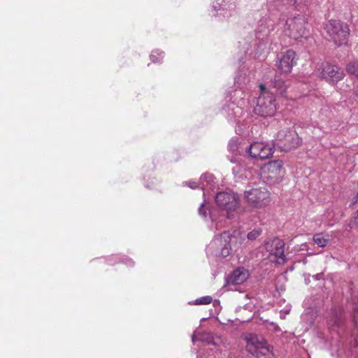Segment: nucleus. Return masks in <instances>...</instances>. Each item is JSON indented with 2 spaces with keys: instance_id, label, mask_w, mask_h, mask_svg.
<instances>
[{
  "instance_id": "nucleus-27",
  "label": "nucleus",
  "mask_w": 358,
  "mask_h": 358,
  "mask_svg": "<svg viewBox=\"0 0 358 358\" xmlns=\"http://www.w3.org/2000/svg\"><path fill=\"white\" fill-rule=\"evenodd\" d=\"M254 42H255V40L252 41L248 45L247 47H245L247 44V42H245V43L243 44V48L244 49L245 54L249 55H252L254 54V58H256L257 56L261 55L262 52L257 53V50L255 49H254V47H252L251 49V45H252Z\"/></svg>"
},
{
  "instance_id": "nucleus-25",
  "label": "nucleus",
  "mask_w": 358,
  "mask_h": 358,
  "mask_svg": "<svg viewBox=\"0 0 358 358\" xmlns=\"http://www.w3.org/2000/svg\"><path fill=\"white\" fill-rule=\"evenodd\" d=\"M254 42H255V40L252 41L248 45L247 47H245L247 44V42H245V43L243 44V48L244 49L245 54L249 55H252L254 54V58H256L257 56L261 55L262 52L257 53V50L255 49H254V47H252L251 49V45H252Z\"/></svg>"
},
{
  "instance_id": "nucleus-10",
  "label": "nucleus",
  "mask_w": 358,
  "mask_h": 358,
  "mask_svg": "<svg viewBox=\"0 0 358 358\" xmlns=\"http://www.w3.org/2000/svg\"><path fill=\"white\" fill-rule=\"evenodd\" d=\"M275 141L283 150H289L297 147L301 143L297 133L289 128H283L279 130L275 135Z\"/></svg>"
},
{
  "instance_id": "nucleus-12",
  "label": "nucleus",
  "mask_w": 358,
  "mask_h": 358,
  "mask_svg": "<svg viewBox=\"0 0 358 358\" xmlns=\"http://www.w3.org/2000/svg\"><path fill=\"white\" fill-rule=\"evenodd\" d=\"M200 189L203 190V201L199 208V214L203 218H207V213L205 210H208L207 206L206 194L210 191H214L217 187V182L215 181V176L210 173H205L200 177Z\"/></svg>"
},
{
  "instance_id": "nucleus-8",
  "label": "nucleus",
  "mask_w": 358,
  "mask_h": 358,
  "mask_svg": "<svg viewBox=\"0 0 358 358\" xmlns=\"http://www.w3.org/2000/svg\"><path fill=\"white\" fill-rule=\"evenodd\" d=\"M282 166L281 160H273L265 164L261 169V178L269 185L279 182L282 176Z\"/></svg>"
},
{
  "instance_id": "nucleus-5",
  "label": "nucleus",
  "mask_w": 358,
  "mask_h": 358,
  "mask_svg": "<svg viewBox=\"0 0 358 358\" xmlns=\"http://www.w3.org/2000/svg\"><path fill=\"white\" fill-rule=\"evenodd\" d=\"M231 234L228 231H224L210 241L206 247V251L208 255L226 257L231 251Z\"/></svg>"
},
{
  "instance_id": "nucleus-31",
  "label": "nucleus",
  "mask_w": 358,
  "mask_h": 358,
  "mask_svg": "<svg viewBox=\"0 0 358 358\" xmlns=\"http://www.w3.org/2000/svg\"><path fill=\"white\" fill-rule=\"evenodd\" d=\"M350 227L351 228L358 227V210L357 211L355 216H354L350 220Z\"/></svg>"
},
{
  "instance_id": "nucleus-15",
  "label": "nucleus",
  "mask_w": 358,
  "mask_h": 358,
  "mask_svg": "<svg viewBox=\"0 0 358 358\" xmlns=\"http://www.w3.org/2000/svg\"><path fill=\"white\" fill-rule=\"evenodd\" d=\"M322 66L321 74L323 78L329 82H338L343 78L344 73L338 66L326 63Z\"/></svg>"
},
{
  "instance_id": "nucleus-35",
  "label": "nucleus",
  "mask_w": 358,
  "mask_h": 358,
  "mask_svg": "<svg viewBox=\"0 0 358 358\" xmlns=\"http://www.w3.org/2000/svg\"><path fill=\"white\" fill-rule=\"evenodd\" d=\"M318 276H319V274H317L315 275H313V278L315 279V280H317L318 279Z\"/></svg>"
},
{
  "instance_id": "nucleus-20",
  "label": "nucleus",
  "mask_w": 358,
  "mask_h": 358,
  "mask_svg": "<svg viewBox=\"0 0 358 358\" xmlns=\"http://www.w3.org/2000/svg\"><path fill=\"white\" fill-rule=\"evenodd\" d=\"M192 342L194 343L196 341H200L207 344L213 345L215 346L218 345V342L215 339L213 334L209 332H198L195 333L192 336Z\"/></svg>"
},
{
  "instance_id": "nucleus-29",
  "label": "nucleus",
  "mask_w": 358,
  "mask_h": 358,
  "mask_svg": "<svg viewBox=\"0 0 358 358\" xmlns=\"http://www.w3.org/2000/svg\"><path fill=\"white\" fill-rule=\"evenodd\" d=\"M261 233L262 229L260 228H255L248 234L247 237L249 240L254 241L260 236Z\"/></svg>"
},
{
  "instance_id": "nucleus-11",
  "label": "nucleus",
  "mask_w": 358,
  "mask_h": 358,
  "mask_svg": "<svg viewBox=\"0 0 358 358\" xmlns=\"http://www.w3.org/2000/svg\"><path fill=\"white\" fill-rule=\"evenodd\" d=\"M285 243L282 240L275 238L265 243V248L268 252V258L271 262L283 264L286 262L285 255Z\"/></svg>"
},
{
  "instance_id": "nucleus-18",
  "label": "nucleus",
  "mask_w": 358,
  "mask_h": 358,
  "mask_svg": "<svg viewBox=\"0 0 358 358\" xmlns=\"http://www.w3.org/2000/svg\"><path fill=\"white\" fill-rule=\"evenodd\" d=\"M249 277L248 271L244 268H238L227 278V284L230 285H241Z\"/></svg>"
},
{
  "instance_id": "nucleus-22",
  "label": "nucleus",
  "mask_w": 358,
  "mask_h": 358,
  "mask_svg": "<svg viewBox=\"0 0 358 358\" xmlns=\"http://www.w3.org/2000/svg\"><path fill=\"white\" fill-rule=\"evenodd\" d=\"M122 262L124 264L132 266L134 265V262L132 259L128 257L120 258L118 255H113L111 259L108 260L109 264H113L114 263Z\"/></svg>"
},
{
  "instance_id": "nucleus-19",
  "label": "nucleus",
  "mask_w": 358,
  "mask_h": 358,
  "mask_svg": "<svg viewBox=\"0 0 358 358\" xmlns=\"http://www.w3.org/2000/svg\"><path fill=\"white\" fill-rule=\"evenodd\" d=\"M255 77V74L251 71L243 66L237 73L235 78V84L239 88H243L250 83Z\"/></svg>"
},
{
  "instance_id": "nucleus-9",
  "label": "nucleus",
  "mask_w": 358,
  "mask_h": 358,
  "mask_svg": "<svg viewBox=\"0 0 358 358\" xmlns=\"http://www.w3.org/2000/svg\"><path fill=\"white\" fill-rule=\"evenodd\" d=\"M212 8L213 15L219 17L220 20H229L238 13L236 0H216L213 3Z\"/></svg>"
},
{
  "instance_id": "nucleus-24",
  "label": "nucleus",
  "mask_w": 358,
  "mask_h": 358,
  "mask_svg": "<svg viewBox=\"0 0 358 358\" xmlns=\"http://www.w3.org/2000/svg\"><path fill=\"white\" fill-rule=\"evenodd\" d=\"M164 57V52L159 50H153L150 54V59L153 63H161Z\"/></svg>"
},
{
  "instance_id": "nucleus-32",
  "label": "nucleus",
  "mask_w": 358,
  "mask_h": 358,
  "mask_svg": "<svg viewBox=\"0 0 358 358\" xmlns=\"http://www.w3.org/2000/svg\"><path fill=\"white\" fill-rule=\"evenodd\" d=\"M331 322H332V324H331L332 326L339 327L341 325V324L342 323L341 316H338V315H336Z\"/></svg>"
},
{
  "instance_id": "nucleus-28",
  "label": "nucleus",
  "mask_w": 358,
  "mask_h": 358,
  "mask_svg": "<svg viewBox=\"0 0 358 358\" xmlns=\"http://www.w3.org/2000/svg\"><path fill=\"white\" fill-rule=\"evenodd\" d=\"M212 297L210 296H205L201 298H199L194 301L192 304L195 305H206L209 304L212 302Z\"/></svg>"
},
{
  "instance_id": "nucleus-6",
  "label": "nucleus",
  "mask_w": 358,
  "mask_h": 358,
  "mask_svg": "<svg viewBox=\"0 0 358 358\" xmlns=\"http://www.w3.org/2000/svg\"><path fill=\"white\" fill-rule=\"evenodd\" d=\"M324 29L336 45L347 43L350 34V29L347 24L340 20H331L325 24Z\"/></svg>"
},
{
  "instance_id": "nucleus-17",
  "label": "nucleus",
  "mask_w": 358,
  "mask_h": 358,
  "mask_svg": "<svg viewBox=\"0 0 358 358\" xmlns=\"http://www.w3.org/2000/svg\"><path fill=\"white\" fill-rule=\"evenodd\" d=\"M290 85V82L286 79V74L276 73L271 81V86L275 89L276 92L280 96H285L287 90Z\"/></svg>"
},
{
  "instance_id": "nucleus-30",
  "label": "nucleus",
  "mask_w": 358,
  "mask_h": 358,
  "mask_svg": "<svg viewBox=\"0 0 358 358\" xmlns=\"http://www.w3.org/2000/svg\"><path fill=\"white\" fill-rule=\"evenodd\" d=\"M182 184L184 186H187L193 189H196V188H200V182L199 183H197L196 181L189 180V181L184 182Z\"/></svg>"
},
{
  "instance_id": "nucleus-2",
  "label": "nucleus",
  "mask_w": 358,
  "mask_h": 358,
  "mask_svg": "<svg viewBox=\"0 0 358 358\" xmlns=\"http://www.w3.org/2000/svg\"><path fill=\"white\" fill-rule=\"evenodd\" d=\"M215 201L217 209L205 210L207 216L209 215L213 229L220 230L226 221V219H234L242 212L238 195L234 192H220L215 197Z\"/></svg>"
},
{
  "instance_id": "nucleus-4",
  "label": "nucleus",
  "mask_w": 358,
  "mask_h": 358,
  "mask_svg": "<svg viewBox=\"0 0 358 358\" xmlns=\"http://www.w3.org/2000/svg\"><path fill=\"white\" fill-rule=\"evenodd\" d=\"M261 93L257 99L254 113L262 117H273L278 109L275 96L260 85Z\"/></svg>"
},
{
  "instance_id": "nucleus-34",
  "label": "nucleus",
  "mask_w": 358,
  "mask_h": 358,
  "mask_svg": "<svg viewBox=\"0 0 358 358\" xmlns=\"http://www.w3.org/2000/svg\"><path fill=\"white\" fill-rule=\"evenodd\" d=\"M295 0H280V3H292V2L294 3ZM302 3H306L305 0H301Z\"/></svg>"
},
{
  "instance_id": "nucleus-1",
  "label": "nucleus",
  "mask_w": 358,
  "mask_h": 358,
  "mask_svg": "<svg viewBox=\"0 0 358 358\" xmlns=\"http://www.w3.org/2000/svg\"><path fill=\"white\" fill-rule=\"evenodd\" d=\"M267 5L271 13L275 10L281 13L278 26L283 29L287 36L294 40L308 37V22L302 15L306 12V3L295 0L293 3H280V0H268Z\"/></svg>"
},
{
  "instance_id": "nucleus-26",
  "label": "nucleus",
  "mask_w": 358,
  "mask_h": 358,
  "mask_svg": "<svg viewBox=\"0 0 358 358\" xmlns=\"http://www.w3.org/2000/svg\"><path fill=\"white\" fill-rule=\"evenodd\" d=\"M254 42H255V40L252 41L248 45L247 47H245L247 44V42H245V43L243 44V48L244 49L245 54L249 55H252L254 54V58H256L257 56L261 55L262 52L257 53V50L255 49H254V47H252L251 49V45H252Z\"/></svg>"
},
{
  "instance_id": "nucleus-7",
  "label": "nucleus",
  "mask_w": 358,
  "mask_h": 358,
  "mask_svg": "<svg viewBox=\"0 0 358 358\" xmlns=\"http://www.w3.org/2000/svg\"><path fill=\"white\" fill-rule=\"evenodd\" d=\"M244 199L249 206L262 208L271 201L270 193L265 187L252 188L244 192Z\"/></svg>"
},
{
  "instance_id": "nucleus-3",
  "label": "nucleus",
  "mask_w": 358,
  "mask_h": 358,
  "mask_svg": "<svg viewBox=\"0 0 358 358\" xmlns=\"http://www.w3.org/2000/svg\"><path fill=\"white\" fill-rule=\"evenodd\" d=\"M274 19L271 16L263 17L258 23L255 30V39L251 48L257 50V53L262 52L266 49L268 45L271 43L269 35L274 31Z\"/></svg>"
},
{
  "instance_id": "nucleus-21",
  "label": "nucleus",
  "mask_w": 358,
  "mask_h": 358,
  "mask_svg": "<svg viewBox=\"0 0 358 358\" xmlns=\"http://www.w3.org/2000/svg\"><path fill=\"white\" fill-rule=\"evenodd\" d=\"M251 344L254 345L256 349L270 350V345L267 344L265 339L262 337L258 338L257 336H252L250 338Z\"/></svg>"
},
{
  "instance_id": "nucleus-23",
  "label": "nucleus",
  "mask_w": 358,
  "mask_h": 358,
  "mask_svg": "<svg viewBox=\"0 0 358 358\" xmlns=\"http://www.w3.org/2000/svg\"><path fill=\"white\" fill-rule=\"evenodd\" d=\"M314 242L320 248L325 247L329 241V238H326L322 234H317L313 236Z\"/></svg>"
},
{
  "instance_id": "nucleus-13",
  "label": "nucleus",
  "mask_w": 358,
  "mask_h": 358,
  "mask_svg": "<svg viewBox=\"0 0 358 358\" xmlns=\"http://www.w3.org/2000/svg\"><path fill=\"white\" fill-rule=\"evenodd\" d=\"M250 157L256 160H264L273 154V148L268 143L264 142H254L247 148Z\"/></svg>"
},
{
  "instance_id": "nucleus-16",
  "label": "nucleus",
  "mask_w": 358,
  "mask_h": 358,
  "mask_svg": "<svg viewBox=\"0 0 358 358\" xmlns=\"http://www.w3.org/2000/svg\"><path fill=\"white\" fill-rule=\"evenodd\" d=\"M296 54L294 51L288 50L285 52L282 53L279 57V69L281 73L287 74L291 72L294 64L296 63L295 59Z\"/></svg>"
},
{
  "instance_id": "nucleus-33",
  "label": "nucleus",
  "mask_w": 358,
  "mask_h": 358,
  "mask_svg": "<svg viewBox=\"0 0 358 358\" xmlns=\"http://www.w3.org/2000/svg\"><path fill=\"white\" fill-rule=\"evenodd\" d=\"M228 147L231 151H234L237 148V145L234 142V140H231L229 141Z\"/></svg>"
},
{
  "instance_id": "nucleus-14",
  "label": "nucleus",
  "mask_w": 358,
  "mask_h": 358,
  "mask_svg": "<svg viewBox=\"0 0 358 358\" xmlns=\"http://www.w3.org/2000/svg\"><path fill=\"white\" fill-rule=\"evenodd\" d=\"M222 113L231 123H238L245 114L242 103L227 102L222 107Z\"/></svg>"
}]
</instances>
